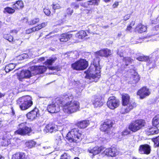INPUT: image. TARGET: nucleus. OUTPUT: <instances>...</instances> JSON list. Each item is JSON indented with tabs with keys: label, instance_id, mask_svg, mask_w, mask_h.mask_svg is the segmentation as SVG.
<instances>
[{
	"label": "nucleus",
	"instance_id": "53",
	"mask_svg": "<svg viewBox=\"0 0 159 159\" xmlns=\"http://www.w3.org/2000/svg\"><path fill=\"white\" fill-rule=\"evenodd\" d=\"M66 12L68 14L71 15L73 13V10L70 8H68L67 9Z\"/></svg>",
	"mask_w": 159,
	"mask_h": 159
},
{
	"label": "nucleus",
	"instance_id": "54",
	"mask_svg": "<svg viewBox=\"0 0 159 159\" xmlns=\"http://www.w3.org/2000/svg\"><path fill=\"white\" fill-rule=\"evenodd\" d=\"M130 17V16L129 15H125V16L124 17V20H128Z\"/></svg>",
	"mask_w": 159,
	"mask_h": 159
},
{
	"label": "nucleus",
	"instance_id": "8",
	"mask_svg": "<svg viewBox=\"0 0 159 159\" xmlns=\"http://www.w3.org/2000/svg\"><path fill=\"white\" fill-rule=\"evenodd\" d=\"M18 129L15 132V134L25 135L29 134L32 131L30 127L27 125L26 122L21 123L18 125Z\"/></svg>",
	"mask_w": 159,
	"mask_h": 159
},
{
	"label": "nucleus",
	"instance_id": "63",
	"mask_svg": "<svg viewBox=\"0 0 159 159\" xmlns=\"http://www.w3.org/2000/svg\"><path fill=\"white\" fill-rule=\"evenodd\" d=\"M0 159H4V158L2 156L0 155Z\"/></svg>",
	"mask_w": 159,
	"mask_h": 159
},
{
	"label": "nucleus",
	"instance_id": "50",
	"mask_svg": "<svg viewBox=\"0 0 159 159\" xmlns=\"http://www.w3.org/2000/svg\"><path fill=\"white\" fill-rule=\"evenodd\" d=\"M46 25V24L45 23H43L40 24L38 25L37 27V29H39V30L42 28L45 27Z\"/></svg>",
	"mask_w": 159,
	"mask_h": 159
},
{
	"label": "nucleus",
	"instance_id": "22",
	"mask_svg": "<svg viewBox=\"0 0 159 159\" xmlns=\"http://www.w3.org/2000/svg\"><path fill=\"white\" fill-rule=\"evenodd\" d=\"M100 0H91L81 4V6L84 7H88L89 5H98Z\"/></svg>",
	"mask_w": 159,
	"mask_h": 159
},
{
	"label": "nucleus",
	"instance_id": "43",
	"mask_svg": "<svg viewBox=\"0 0 159 159\" xmlns=\"http://www.w3.org/2000/svg\"><path fill=\"white\" fill-rule=\"evenodd\" d=\"M56 59L57 58L56 57L52 58L50 59L47 60L46 62V64L51 65L55 62Z\"/></svg>",
	"mask_w": 159,
	"mask_h": 159
},
{
	"label": "nucleus",
	"instance_id": "60",
	"mask_svg": "<svg viewBox=\"0 0 159 159\" xmlns=\"http://www.w3.org/2000/svg\"><path fill=\"white\" fill-rule=\"evenodd\" d=\"M134 24H135L134 21H132L131 22V23H130V24L129 25L131 26L132 27V26H134Z\"/></svg>",
	"mask_w": 159,
	"mask_h": 159
},
{
	"label": "nucleus",
	"instance_id": "44",
	"mask_svg": "<svg viewBox=\"0 0 159 159\" xmlns=\"http://www.w3.org/2000/svg\"><path fill=\"white\" fill-rule=\"evenodd\" d=\"M148 58V56H141L137 57L136 59L140 61H146Z\"/></svg>",
	"mask_w": 159,
	"mask_h": 159
},
{
	"label": "nucleus",
	"instance_id": "49",
	"mask_svg": "<svg viewBox=\"0 0 159 159\" xmlns=\"http://www.w3.org/2000/svg\"><path fill=\"white\" fill-rule=\"evenodd\" d=\"M71 7L75 9L78 8L79 7V4L76 2H73L71 4Z\"/></svg>",
	"mask_w": 159,
	"mask_h": 159
},
{
	"label": "nucleus",
	"instance_id": "37",
	"mask_svg": "<svg viewBox=\"0 0 159 159\" xmlns=\"http://www.w3.org/2000/svg\"><path fill=\"white\" fill-rule=\"evenodd\" d=\"M52 8L54 10L56 9H58L62 7V6L60 3H58L54 2L52 5Z\"/></svg>",
	"mask_w": 159,
	"mask_h": 159
},
{
	"label": "nucleus",
	"instance_id": "9",
	"mask_svg": "<svg viewBox=\"0 0 159 159\" xmlns=\"http://www.w3.org/2000/svg\"><path fill=\"white\" fill-rule=\"evenodd\" d=\"M88 66V62L83 59H80L71 64V67L77 70H83Z\"/></svg>",
	"mask_w": 159,
	"mask_h": 159
},
{
	"label": "nucleus",
	"instance_id": "21",
	"mask_svg": "<svg viewBox=\"0 0 159 159\" xmlns=\"http://www.w3.org/2000/svg\"><path fill=\"white\" fill-rule=\"evenodd\" d=\"M145 132L147 135H150L158 134L159 130L157 128H151L147 129Z\"/></svg>",
	"mask_w": 159,
	"mask_h": 159
},
{
	"label": "nucleus",
	"instance_id": "57",
	"mask_svg": "<svg viewBox=\"0 0 159 159\" xmlns=\"http://www.w3.org/2000/svg\"><path fill=\"white\" fill-rule=\"evenodd\" d=\"M32 30H31V29L30 28L29 29L26 31V33L27 34H29L31 33H32Z\"/></svg>",
	"mask_w": 159,
	"mask_h": 159
},
{
	"label": "nucleus",
	"instance_id": "20",
	"mask_svg": "<svg viewBox=\"0 0 159 159\" xmlns=\"http://www.w3.org/2000/svg\"><path fill=\"white\" fill-rule=\"evenodd\" d=\"M157 61L155 57H148V59L146 60L147 62V65L150 66V67L153 68L156 66V61Z\"/></svg>",
	"mask_w": 159,
	"mask_h": 159
},
{
	"label": "nucleus",
	"instance_id": "61",
	"mask_svg": "<svg viewBox=\"0 0 159 159\" xmlns=\"http://www.w3.org/2000/svg\"><path fill=\"white\" fill-rule=\"evenodd\" d=\"M5 95V93H1L0 92V98H1L2 97L4 96Z\"/></svg>",
	"mask_w": 159,
	"mask_h": 159
},
{
	"label": "nucleus",
	"instance_id": "15",
	"mask_svg": "<svg viewBox=\"0 0 159 159\" xmlns=\"http://www.w3.org/2000/svg\"><path fill=\"white\" fill-rule=\"evenodd\" d=\"M103 153L108 156L111 157L116 156L117 154V150L114 147L106 149L104 151Z\"/></svg>",
	"mask_w": 159,
	"mask_h": 159
},
{
	"label": "nucleus",
	"instance_id": "14",
	"mask_svg": "<svg viewBox=\"0 0 159 159\" xmlns=\"http://www.w3.org/2000/svg\"><path fill=\"white\" fill-rule=\"evenodd\" d=\"M39 115V110L36 108L28 112L26 115L27 118L31 120L36 118Z\"/></svg>",
	"mask_w": 159,
	"mask_h": 159
},
{
	"label": "nucleus",
	"instance_id": "34",
	"mask_svg": "<svg viewBox=\"0 0 159 159\" xmlns=\"http://www.w3.org/2000/svg\"><path fill=\"white\" fill-rule=\"evenodd\" d=\"M15 65L12 63L9 64L6 66L5 70L6 72H8L12 70L15 67Z\"/></svg>",
	"mask_w": 159,
	"mask_h": 159
},
{
	"label": "nucleus",
	"instance_id": "59",
	"mask_svg": "<svg viewBox=\"0 0 159 159\" xmlns=\"http://www.w3.org/2000/svg\"><path fill=\"white\" fill-rule=\"evenodd\" d=\"M132 28V27L131 26L129 25L127 26V28L126 29V30L127 31H130L131 30Z\"/></svg>",
	"mask_w": 159,
	"mask_h": 159
},
{
	"label": "nucleus",
	"instance_id": "4",
	"mask_svg": "<svg viewBox=\"0 0 159 159\" xmlns=\"http://www.w3.org/2000/svg\"><path fill=\"white\" fill-rule=\"evenodd\" d=\"M31 97L26 95L19 98L17 100V104L22 110H25L31 107L33 105Z\"/></svg>",
	"mask_w": 159,
	"mask_h": 159
},
{
	"label": "nucleus",
	"instance_id": "55",
	"mask_svg": "<svg viewBox=\"0 0 159 159\" xmlns=\"http://www.w3.org/2000/svg\"><path fill=\"white\" fill-rule=\"evenodd\" d=\"M119 5V2H116L113 5L112 7L114 8H116L117 7V6Z\"/></svg>",
	"mask_w": 159,
	"mask_h": 159
},
{
	"label": "nucleus",
	"instance_id": "12",
	"mask_svg": "<svg viewBox=\"0 0 159 159\" xmlns=\"http://www.w3.org/2000/svg\"><path fill=\"white\" fill-rule=\"evenodd\" d=\"M119 101L114 96H112L108 98L107 102V106L111 109H114L118 107Z\"/></svg>",
	"mask_w": 159,
	"mask_h": 159
},
{
	"label": "nucleus",
	"instance_id": "2",
	"mask_svg": "<svg viewBox=\"0 0 159 159\" xmlns=\"http://www.w3.org/2000/svg\"><path fill=\"white\" fill-rule=\"evenodd\" d=\"M46 67L43 66H32L30 67L31 71L28 70H23L18 75V79L20 81H22L24 78H30L32 74L36 75L43 73L47 70Z\"/></svg>",
	"mask_w": 159,
	"mask_h": 159
},
{
	"label": "nucleus",
	"instance_id": "64",
	"mask_svg": "<svg viewBox=\"0 0 159 159\" xmlns=\"http://www.w3.org/2000/svg\"><path fill=\"white\" fill-rule=\"evenodd\" d=\"M43 148L44 149H48V147H47V146H46V147H43Z\"/></svg>",
	"mask_w": 159,
	"mask_h": 159
},
{
	"label": "nucleus",
	"instance_id": "1",
	"mask_svg": "<svg viewBox=\"0 0 159 159\" xmlns=\"http://www.w3.org/2000/svg\"><path fill=\"white\" fill-rule=\"evenodd\" d=\"M73 97L71 93H65L57 102L60 105L63 106V110L64 112L70 114L80 110V103L73 101Z\"/></svg>",
	"mask_w": 159,
	"mask_h": 159
},
{
	"label": "nucleus",
	"instance_id": "40",
	"mask_svg": "<svg viewBox=\"0 0 159 159\" xmlns=\"http://www.w3.org/2000/svg\"><path fill=\"white\" fill-rule=\"evenodd\" d=\"M39 21V18H34L29 22L28 23L30 25H33L36 24Z\"/></svg>",
	"mask_w": 159,
	"mask_h": 159
},
{
	"label": "nucleus",
	"instance_id": "31",
	"mask_svg": "<svg viewBox=\"0 0 159 159\" xmlns=\"http://www.w3.org/2000/svg\"><path fill=\"white\" fill-rule=\"evenodd\" d=\"M152 125L156 128L159 127V115L156 116L152 120Z\"/></svg>",
	"mask_w": 159,
	"mask_h": 159
},
{
	"label": "nucleus",
	"instance_id": "46",
	"mask_svg": "<svg viewBox=\"0 0 159 159\" xmlns=\"http://www.w3.org/2000/svg\"><path fill=\"white\" fill-rule=\"evenodd\" d=\"M116 137L120 140L123 139L124 137L122 132H118L116 135Z\"/></svg>",
	"mask_w": 159,
	"mask_h": 159
},
{
	"label": "nucleus",
	"instance_id": "10",
	"mask_svg": "<svg viewBox=\"0 0 159 159\" xmlns=\"http://www.w3.org/2000/svg\"><path fill=\"white\" fill-rule=\"evenodd\" d=\"M112 124V122L111 120H106L102 124H101L100 128V130L109 135L112 133L111 129Z\"/></svg>",
	"mask_w": 159,
	"mask_h": 159
},
{
	"label": "nucleus",
	"instance_id": "30",
	"mask_svg": "<svg viewBox=\"0 0 159 159\" xmlns=\"http://www.w3.org/2000/svg\"><path fill=\"white\" fill-rule=\"evenodd\" d=\"M96 57L94 58L93 61V64L94 66V69H97V68H99V69H100V68L99 66V58L98 56H97L95 55Z\"/></svg>",
	"mask_w": 159,
	"mask_h": 159
},
{
	"label": "nucleus",
	"instance_id": "33",
	"mask_svg": "<svg viewBox=\"0 0 159 159\" xmlns=\"http://www.w3.org/2000/svg\"><path fill=\"white\" fill-rule=\"evenodd\" d=\"M86 35V33L84 30H81L76 34L77 37L81 39H83Z\"/></svg>",
	"mask_w": 159,
	"mask_h": 159
},
{
	"label": "nucleus",
	"instance_id": "26",
	"mask_svg": "<svg viewBox=\"0 0 159 159\" xmlns=\"http://www.w3.org/2000/svg\"><path fill=\"white\" fill-rule=\"evenodd\" d=\"M25 156L24 153L18 152L12 155V159H24Z\"/></svg>",
	"mask_w": 159,
	"mask_h": 159
},
{
	"label": "nucleus",
	"instance_id": "48",
	"mask_svg": "<svg viewBox=\"0 0 159 159\" xmlns=\"http://www.w3.org/2000/svg\"><path fill=\"white\" fill-rule=\"evenodd\" d=\"M60 159H70V157L66 153H65L61 156Z\"/></svg>",
	"mask_w": 159,
	"mask_h": 159
},
{
	"label": "nucleus",
	"instance_id": "16",
	"mask_svg": "<svg viewBox=\"0 0 159 159\" xmlns=\"http://www.w3.org/2000/svg\"><path fill=\"white\" fill-rule=\"evenodd\" d=\"M137 95H139L141 99L143 98L150 94V92L148 89L144 87L139 90L137 93Z\"/></svg>",
	"mask_w": 159,
	"mask_h": 159
},
{
	"label": "nucleus",
	"instance_id": "28",
	"mask_svg": "<svg viewBox=\"0 0 159 159\" xmlns=\"http://www.w3.org/2000/svg\"><path fill=\"white\" fill-rule=\"evenodd\" d=\"M147 30L146 26H144L140 23L137 26L136 28V30L139 33H142L145 32Z\"/></svg>",
	"mask_w": 159,
	"mask_h": 159
},
{
	"label": "nucleus",
	"instance_id": "36",
	"mask_svg": "<svg viewBox=\"0 0 159 159\" xmlns=\"http://www.w3.org/2000/svg\"><path fill=\"white\" fill-rule=\"evenodd\" d=\"M36 144L35 141L30 140L25 143L26 146L29 148H31L34 146Z\"/></svg>",
	"mask_w": 159,
	"mask_h": 159
},
{
	"label": "nucleus",
	"instance_id": "42",
	"mask_svg": "<svg viewBox=\"0 0 159 159\" xmlns=\"http://www.w3.org/2000/svg\"><path fill=\"white\" fill-rule=\"evenodd\" d=\"M55 143L57 145V147L61 145L62 141L60 136H57L55 141Z\"/></svg>",
	"mask_w": 159,
	"mask_h": 159
},
{
	"label": "nucleus",
	"instance_id": "29",
	"mask_svg": "<svg viewBox=\"0 0 159 159\" xmlns=\"http://www.w3.org/2000/svg\"><path fill=\"white\" fill-rule=\"evenodd\" d=\"M89 122L88 120H84L78 123V126L80 128L84 129L89 124Z\"/></svg>",
	"mask_w": 159,
	"mask_h": 159
},
{
	"label": "nucleus",
	"instance_id": "45",
	"mask_svg": "<svg viewBox=\"0 0 159 159\" xmlns=\"http://www.w3.org/2000/svg\"><path fill=\"white\" fill-rule=\"evenodd\" d=\"M153 141L154 143V146L155 147H158L159 146V136L153 139Z\"/></svg>",
	"mask_w": 159,
	"mask_h": 159
},
{
	"label": "nucleus",
	"instance_id": "6",
	"mask_svg": "<svg viewBox=\"0 0 159 159\" xmlns=\"http://www.w3.org/2000/svg\"><path fill=\"white\" fill-rule=\"evenodd\" d=\"M81 136V134L79 132L78 129H74L68 133L66 138L70 142H79L82 139Z\"/></svg>",
	"mask_w": 159,
	"mask_h": 159
},
{
	"label": "nucleus",
	"instance_id": "58",
	"mask_svg": "<svg viewBox=\"0 0 159 159\" xmlns=\"http://www.w3.org/2000/svg\"><path fill=\"white\" fill-rule=\"evenodd\" d=\"M123 35L122 34V32H119L117 34V37L118 38H120Z\"/></svg>",
	"mask_w": 159,
	"mask_h": 159
},
{
	"label": "nucleus",
	"instance_id": "11",
	"mask_svg": "<svg viewBox=\"0 0 159 159\" xmlns=\"http://www.w3.org/2000/svg\"><path fill=\"white\" fill-rule=\"evenodd\" d=\"M60 99L57 98L55 103H52L48 106L47 109L48 111L52 113H53L59 112L60 110V107L62 105H60L59 103H57L58 101Z\"/></svg>",
	"mask_w": 159,
	"mask_h": 159
},
{
	"label": "nucleus",
	"instance_id": "7",
	"mask_svg": "<svg viewBox=\"0 0 159 159\" xmlns=\"http://www.w3.org/2000/svg\"><path fill=\"white\" fill-rule=\"evenodd\" d=\"M145 124V120H138L132 121L129 125V129L133 132H135L144 127Z\"/></svg>",
	"mask_w": 159,
	"mask_h": 159
},
{
	"label": "nucleus",
	"instance_id": "56",
	"mask_svg": "<svg viewBox=\"0 0 159 159\" xmlns=\"http://www.w3.org/2000/svg\"><path fill=\"white\" fill-rule=\"evenodd\" d=\"M31 29L32 30V32L37 31L39 30V29H37V26L31 28Z\"/></svg>",
	"mask_w": 159,
	"mask_h": 159
},
{
	"label": "nucleus",
	"instance_id": "18",
	"mask_svg": "<svg viewBox=\"0 0 159 159\" xmlns=\"http://www.w3.org/2000/svg\"><path fill=\"white\" fill-rule=\"evenodd\" d=\"M57 130V126L52 124H49L46 125L43 131L45 133H52Z\"/></svg>",
	"mask_w": 159,
	"mask_h": 159
},
{
	"label": "nucleus",
	"instance_id": "3",
	"mask_svg": "<svg viewBox=\"0 0 159 159\" xmlns=\"http://www.w3.org/2000/svg\"><path fill=\"white\" fill-rule=\"evenodd\" d=\"M129 96L126 94L122 96V103L123 107L121 108L120 112L122 114L128 113L136 106L134 102H130Z\"/></svg>",
	"mask_w": 159,
	"mask_h": 159
},
{
	"label": "nucleus",
	"instance_id": "32",
	"mask_svg": "<svg viewBox=\"0 0 159 159\" xmlns=\"http://www.w3.org/2000/svg\"><path fill=\"white\" fill-rule=\"evenodd\" d=\"M88 32L90 33L94 34V32L97 30V27L94 24L90 25L88 27Z\"/></svg>",
	"mask_w": 159,
	"mask_h": 159
},
{
	"label": "nucleus",
	"instance_id": "38",
	"mask_svg": "<svg viewBox=\"0 0 159 159\" xmlns=\"http://www.w3.org/2000/svg\"><path fill=\"white\" fill-rule=\"evenodd\" d=\"M3 37L4 39L8 40L10 42L13 41V37L9 34H4Z\"/></svg>",
	"mask_w": 159,
	"mask_h": 159
},
{
	"label": "nucleus",
	"instance_id": "52",
	"mask_svg": "<svg viewBox=\"0 0 159 159\" xmlns=\"http://www.w3.org/2000/svg\"><path fill=\"white\" fill-rule=\"evenodd\" d=\"M124 137L128 134H130V131L127 129L124 130L122 132Z\"/></svg>",
	"mask_w": 159,
	"mask_h": 159
},
{
	"label": "nucleus",
	"instance_id": "51",
	"mask_svg": "<svg viewBox=\"0 0 159 159\" xmlns=\"http://www.w3.org/2000/svg\"><path fill=\"white\" fill-rule=\"evenodd\" d=\"M43 11L47 16H49L50 15L51 13L50 10L48 8H45L44 9Z\"/></svg>",
	"mask_w": 159,
	"mask_h": 159
},
{
	"label": "nucleus",
	"instance_id": "47",
	"mask_svg": "<svg viewBox=\"0 0 159 159\" xmlns=\"http://www.w3.org/2000/svg\"><path fill=\"white\" fill-rule=\"evenodd\" d=\"M44 60V57H41L39 58L38 59H34L33 61L32 62L33 63H36V62H39L41 61H43Z\"/></svg>",
	"mask_w": 159,
	"mask_h": 159
},
{
	"label": "nucleus",
	"instance_id": "13",
	"mask_svg": "<svg viewBox=\"0 0 159 159\" xmlns=\"http://www.w3.org/2000/svg\"><path fill=\"white\" fill-rule=\"evenodd\" d=\"M151 147L148 144L141 145L139 148V152L141 154H149L150 153Z\"/></svg>",
	"mask_w": 159,
	"mask_h": 159
},
{
	"label": "nucleus",
	"instance_id": "41",
	"mask_svg": "<svg viewBox=\"0 0 159 159\" xmlns=\"http://www.w3.org/2000/svg\"><path fill=\"white\" fill-rule=\"evenodd\" d=\"M10 143V140L6 139H3L1 142V145L3 146H7Z\"/></svg>",
	"mask_w": 159,
	"mask_h": 159
},
{
	"label": "nucleus",
	"instance_id": "24",
	"mask_svg": "<svg viewBox=\"0 0 159 159\" xmlns=\"http://www.w3.org/2000/svg\"><path fill=\"white\" fill-rule=\"evenodd\" d=\"M61 37L60 41L62 42H65L68 41L72 37V35L69 33L63 34Z\"/></svg>",
	"mask_w": 159,
	"mask_h": 159
},
{
	"label": "nucleus",
	"instance_id": "35",
	"mask_svg": "<svg viewBox=\"0 0 159 159\" xmlns=\"http://www.w3.org/2000/svg\"><path fill=\"white\" fill-rule=\"evenodd\" d=\"M14 9L10 7H7L4 9L3 12L5 13H8L12 14L15 12V10Z\"/></svg>",
	"mask_w": 159,
	"mask_h": 159
},
{
	"label": "nucleus",
	"instance_id": "19",
	"mask_svg": "<svg viewBox=\"0 0 159 159\" xmlns=\"http://www.w3.org/2000/svg\"><path fill=\"white\" fill-rule=\"evenodd\" d=\"M102 150V147H96L93 148H89L88 150V151L89 153L92 154V158H93L94 156L98 154Z\"/></svg>",
	"mask_w": 159,
	"mask_h": 159
},
{
	"label": "nucleus",
	"instance_id": "23",
	"mask_svg": "<svg viewBox=\"0 0 159 159\" xmlns=\"http://www.w3.org/2000/svg\"><path fill=\"white\" fill-rule=\"evenodd\" d=\"M133 72L134 74H132L131 76L130 79L132 80V83H133L138 82L140 80V77L134 70H133Z\"/></svg>",
	"mask_w": 159,
	"mask_h": 159
},
{
	"label": "nucleus",
	"instance_id": "17",
	"mask_svg": "<svg viewBox=\"0 0 159 159\" xmlns=\"http://www.w3.org/2000/svg\"><path fill=\"white\" fill-rule=\"evenodd\" d=\"M97 56L107 57L110 56L111 54V51L108 49H104L97 52L95 53Z\"/></svg>",
	"mask_w": 159,
	"mask_h": 159
},
{
	"label": "nucleus",
	"instance_id": "5",
	"mask_svg": "<svg viewBox=\"0 0 159 159\" xmlns=\"http://www.w3.org/2000/svg\"><path fill=\"white\" fill-rule=\"evenodd\" d=\"M85 73L86 74L85 78L90 80L92 79V81L93 80V81L96 82L101 77L100 70L98 67L97 68V69H94L91 66Z\"/></svg>",
	"mask_w": 159,
	"mask_h": 159
},
{
	"label": "nucleus",
	"instance_id": "25",
	"mask_svg": "<svg viewBox=\"0 0 159 159\" xmlns=\"http://www.w3.org/2000/svg\"><path fill=\"white\" fill-rule=\"evenodd\" d=\"M93 105L95 107H100L103 104V102L101 99L96 98L93 99L92 101Z\"/></svg>",
	"mask_w": 159,
	"mask_h": 159
},
{
	"label": "nucleus",
	"instance_id": "27",
	"mask_svg": "<svg viewBox=\"0 0 159 159\" xmlns=\"http://www.w3.org/2000/svg\"><path fill=\"white\" fill-rule=\"evenodd\" d=\"M24 7V4L22 1H18L14 4L12 7L15 9H21Z\"/></svg>",
	"mask_w": 159,
	"mask_h": 159
},
{
	"label": "nucleus",
	"instance_id": "39",
	"mask_svg": "<svg viewBox=\"0 0 159 159\" xmlns=\"http://www.w3.org/2000/svg\"><path fill=\"white\" fill-rule=\"evenodd\" d=\"M123 61L125 62V65L128 66L129 64L132 63L133 60L130 57H126L124 58Z\"/></svg>",
	"mask_w": 159,
	"mask_h": 159
},
{
	"label": "nucleus",
	"instance_id": "62",
	"mask_svg": "<svg viewBox=\"0 0 159 159\" xmlns=\"http://www.w3.org/2000/svg\"><path fill=\"white\" fill-rule=\"evenodd\" d=\"M23 20L24 21H25L26 22H27V20H28V19L27 18H25Z\"/></svg>",
	"mask_w": 159,
	"mask_h": 159
}]
</instances>
